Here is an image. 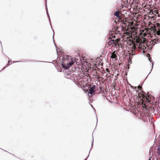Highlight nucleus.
I'll use <instances>...</instances> for the list:
<instances>
[{
	"mask_svg": "<svg viewBox=\"0 0 160 160\" xmlns=\"http://www.w3.org/2000/svg\"><path fill=\"white\" fill-rule=\"evenodd\" d=\"M6 67H5L4 68H6Z\"/></svg>",
	"mask_w": 160,
	"mask_h": 160,
	"instance_id": "nucleus-23",
	"label": "nucleus"
},
{
	"mask_svg": "<svg viewBox=\"0 0 160 160\" xmlns=\"http://www.w3.org/2000/svg\"><path fill=\"white\" fill-rule=\"evenodd\" d=\"M128 43V47L129 51L131 52L129 53V54L130 55V57L131 54L132 56L133 55H135V50L137 48L136 47L137 44L131 40H130Z\"/></svg>",
	"mask_w": 160,
	"mask_h": 160,
	"instance_id": "nucleus-3",
	"label": "nucleus"
},
{
	"mask_svg": "<svg viewBox=\"0 0 160 160\" xmlns=\"http://www.w3.org/2000/svg\"><path fill=\"white\" fill-rule=\"evenodd\" d=\"M108 45L110 46H113L114 44L115 45L116 43H115V40H111L108 41Z\"/></svg>",
	"mask_w": 160,
	"mask_h": 160,
	"instance_id": "nucleus-11",
	"label": "nucleus"
},
{
	"mask_svg": "<svg viewBox=\"0 0 160 160\" xmlns=\"http://www.w3.org/2000/svg\"><path fill=\"white\" fill-rule=\"evenodd\" d=\"M120 41V38H117V39H116L115 40V43H116V44H115V45H117L118 44V42L119 41Z\"/></svg>",
	"mask_w": 160,
	"mask_h": 160,
	"instance_id": "nucleus-13",
	"label": "nucleus"
},
{
	"mask_svg": "<svg viewBox=\"0 0 160 160\" xmlns=\"http://www.w3.org/2000/svg\"><path fill=\"white\" fill-rule=\"evenodd\" d=\"M114 32H116V36H117L118 37V35H120V31L119 30H116L115 31H114Z\"/></svg>",
	"mask_w": 160,
	"mask_h": 160,
	"instance_id": "nucleus-15",
	"label": "nucleus"
},
{
	"mask_svg": "<svg viewBox=\"0 0 160 160\" xmlns=\"http://www.w3.org/2000/svg\"><path fill=\"white\" fill-rule=\"evenodd\" d=\"M117 52L116 51H114L112 53L111 56V58L116 59L117 58V56L116 55V54Z\"/></svg>",
	"mask_w": 160,
	"mask_h": 160,
	"instance_id": "nucleus-12",
	"label": "nucleus"
},
{
	"mask_svg": "<svg viewBox=\"0 0 160 160\" xmlns=\"http://www.w3.org/2000/svg\"><path fill=\"white\" fill-rule=\"evenodd\" d=\"M124 29V28L123 27L122 28H121V29L123 30Z\"/></svg>",
	"mask_w": 160,
	"mask_h": 160,
	"instance_id": "nucleus-19",
	"label": "nucleus"
},
{
	"mask_svg": "<svg viewBox=\"0 0 160 160\" xmlns=\"http://www.w3.org/2000/svg\"><path fill=\"white\" fill-rule=\"evenodd\" d=\"M156 26H155V27L156 28L157 27L158 28L157 29V31L156 28H154L153 30H155L156 32V33H155L154 36L155 38H153V36H151V34L150 32L152 30H151L149 29L144 28V29L141 30L140 33L141 35H143L144 37H145L147 34H149V36L152 38L151 41L150 42L151 45L152 46H154L156 44L159 43L160 40V30L159 29L160 28V24L158 23H156Z\"/></svg>",
	"mask_w": 160,
	"mask_h": 160,
	"instance_id": "nucleus-1",
	"label": "nucleus"
},
{
	"mask_svg": "<svg viewBox=\"0 0 160 160\" xmlns=\"http://www.w3.org/2000/svg\"><path fill=\"white\" fill-rule=\"evenodd\" d=\"M131 34L130 32H126L122 36L124 39L130 38L131 37Z\"/></svg>",
	"mask_w": 160,
	"mask_h": 160,
	"instance_id": "nucleus-7",
	"label": "nucleus"
},
{
	"mask_svg": "<svg viewBox=\"0 0 160 160\" xmlns=\"http://www.w3.org/2000/svg\"><path fill=\"white\" fill-rule=\"evenodd\" d=\"M106 71H107L108 72V73H109L110 71H109V69H108V68H107L106 69Z\"/></svg>",
	"mask_w": 160,
	"mask_h": 160,
	"instance_id": "nucleus-18",
	"label": "nucleus"
},
{
	"mask_svg": "<svg viewBox=\"0 0 160 160\" xmlns=\"http://www.w3.org/2000/svg\"><path fill=\"white\" fill-rule=\"evenodd\" d=\"M159 139H160V136H159ZM158 153L159 154V155L160 156V145L158 147Z\"/></svg>",
	"mask_w": 160,
	"mask_h": 160,
	"instance_id": "nucleus-14",
	"label": "nucleus"
},
{
	"mask_svg": "<svg viewBox=\"0 0 160 160\" xmlns=\"http://www.w3.org/2000/svg\"><path fill=\"white\" fill-rule=\"evenodd\" d=\"M156 13H157V14H158V12H156Z\"/></svg>",
	"mask_w": 160,
	"mask_h": 160,
	"instance_id": "nucleus-22",
	"label": "nucleus"
},
{
	"mask_svg": "<svg viewBox=\"0 0 160 160\" xmlns=\"http://www.w3.org/2000/svg\"><path fill=\"white\" fill-rule=\"evenodd\" d=\"M122 22V24H124L125 25H127L126 22L124 21V19H123V21Z\"/></svg>",
	"mask_w": 160,
	"mask_h": 160,
	"instance_id": "nucleus-16",
	"label": "nucleus"
},
{
	"mask_svg": "<svg viewBox=\"0 0 160 160\" xmlns=\"http://www.w3.org/2000/svg\"><path fill=\"white\" fill-rule=\"evenodd\" d=\"M138 48L139 49H141L143 50H145L146 48V47L144 46V44L143 43L139 44L138 46Z\"/></svg>",
	"mask_w": 160,
	"mask_h": 160,
	"instance_id": "nucleus-9",
	"label": "nucleus"
},
{
	"mask_svg": "<svg viewBox=\"0 0 160 160\" xmlns=\"http://www.w3.org/2000/svg\"><path fill=\"white\" fill-rule=\"evenodd\" d=\"M96 86L94 85L90 88L89 89V93L90 94H92L95 92L94 88Z\"/></svg>",
	"mask_w": 160,
	"mask_h": 160,
	"instance_id": "nucleus-10",
	"label": "nucleus"
},
{
	"mask_svg": "<svg viewBox=\"0 0 160 160\" xmlns=\"http://www.w3.org/2000/svg\"><path fill=\"white\" fill-rule=\"evenodd\" d=\"M67 58H64L63 62L62 63V67L66 69H68L69 68L70 66L72 65L74 62V61L72 60L71 61H69L68 60L69 57H68V59H66Z\"/></svg>",
	"mask_w": 160,
	"mask_h": 160,
	"instance_id": "nucleus-4",
	"label": "nucleus"
},
{
	"mask_svg": "<svg viewBox=\"0 0 160 160\" xmlns=\"http://www.w3.org/2000/svg\"><path fill=\"white\" fill-rule=\"evenodd\" d=\"M138 88H139V89L140 90H141V88H142V87L141 86H138Z\"/></svg>",
	"mask_w": 160,
	"mask_h": 160,
	"instance_id": "nucleus-17",
	"label": "nucleus"
},
{
	"mask_svg": "<svg viewBox=\"0 0 160 160\" xmlns=\"http://www.w3.org/2000/svg\"><path fill=\"white\" fill-rule=\"evenodd\" d=\"M116 32H114V31H112L110 32V38H115L117 37V36H116V35L115 34L116 33Z\"/></svg>",
	"mask_w": 160,
	"mask_h": 160,
	"instance_id": "nucleus-8",
	"label": "nucleus"
},
{
	"mask_svg": "<svg viewBox=\"0 0 160 160\" xmlns=\"http://www.w3.org/2000/svg\"><path fill=\"white\" fill-rule=\"evenodd\" d=\"M93 72L95 74V76H98L100 74V72L101 71H100V69L98 68L97 67L95 68H93Z\"/></svg>",
	"mask_w": 160,
	"mask_h": 160,
	"instance_id": "nucleus-6",
	"label": "nucleus"
},
{
	"mask_svg": "<svg viewBox=\"0 0 160 160\" xmlns=\"http://www.w3.org/2000/svg\"><path fill=\"white\" fill-rule=\"evenodd\" d=\"M114 15L116 16L118 19V21L119 22H122L123 21V18L122 17H121L119 15V12L118 11H116L115 12Z\"/></svg>",
	"mask_w": 160,
	"mask_h": 160,
	"instance_id": "nucleus-5",
	"label": "nucleus"
},
{
	"mask_svg": "<svg viewBox=\"0 0 160 160\" xmlns=\"http://www.w3.org/2000/svg\"><path fill=\"white\" fill-rule=\"evenodd\" d=\"M151 157H150V158H149V160H151Z\"/></svg>",
	"mask_w": 160,
	"mask_h": 160,
	"instance_id": "nucleus-20",
	"label": "nucleus"
},
{
	"mask_svg": "<svg viewBox=\"0 0 160 160\" xmlns=\"http://www.w3.org/2000/svg\"><path fill=\"white\" fill-rule=\"evenodd\" d=\"M138 96L142 101V105H144V107L146 106V104H152L153 103V97L150 95L146 96L143 92L142 93H138Z\"/></svg>",
	"mask_w": 160,
	"mask_h": 160,
	"instance_id": "nucleus-2",
	"label": "nucleus"
},
{
	"mask_svg": "<svg viewBox=\"0 0 160 160\" xmlns=\"http://www.w3.org/2000/svg\"><path fill=\"white\" fill-rule=\"evenodd\" d=\"M8 65V64H7L6 67H7Z\"/></svg>",
	"mask_w": 160,
	"mask_h": 160,
	"instance_id": "nucleus-21",
	"label": "nucleus"
}]
</instances>
